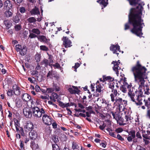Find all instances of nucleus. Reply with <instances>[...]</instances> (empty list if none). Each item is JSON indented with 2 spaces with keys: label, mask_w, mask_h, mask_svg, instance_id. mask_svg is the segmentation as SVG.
<instances>
[{
  "label": "nucleus",
  "mask_w": 150,
  "mask_h": 150,
  "mask_svg": "<svg viewBox=\"0 0 150 150\" xmlns=\"http://www.w3.org/2000/svg\"><path fill=\"white\" fill-rule=\"evenodd\" d=\"M40 64L41 65L44 64V66L45 67H47L48 65L50 66V64L49 63V61L47 59H44L42 62H40Z\"/></svg>",
  "instance_id": "28"
},
{
  "label": "nucleus",
  "mask_w": 150,
  "mask_h": 150,
  "mask_svg": "<svg viewBox=\"0 0 150 150\" xmlns=\"http://www.w3.org/2000/svg\"><path fill=\"white\" fill-rule=\"evenodd\" d=\"M31 13L32 14H40V12L38 8H33L31 11Z\"/></svg>",
  "instance_id": "32"
},
{
  "label": "nucleus",
  "mask_w": 150,
  "mask_h": 150,
  "mask_svg": "<svg viewBox=\"0 0 150 150\" xmlns=\"http://www.w3.org/2000/svg\"><path fill=\"white\" fill-rule=\"evenodd\" d=\"M62 40L63 41V46L64 47L67 48L72 46V42L68 37L63 36L62 38Z\"/></svg>",
  "instance_id": "7"
},
{
  "label": "nucleus",
  "mask_w": 150,
  "mask_h": 150,
  "mask_svg": "<svg viewBox=\"0 0 150 150\" xmlns=\"http://www.w3.org/2000/svg\"><path fill=\"white\" fill-rule=\"evenodd\" d=\"M128 95L132 101L134 102L137 106H140L143 104L142 97L143 96V93L141 89L138 91L132 87V90H129L128 92Z\"/></svg>",
  "instance_id": "4"
},
{
  "label": "nucleus",
  "mask_w": 150,
  "mask_h": 150,
  "mask_svg": "<svg viewBox=\"0 0 150 150\" xmlns=\"http://www.w3.org/2000/svg\"><path fill=\"white\" fill-rule=\"evenodd\" d=\"M22 47V45H20L18 44L16 46V49L17 52L20 51Z\"/></svg>",
  "instance_id": "51"
},
{
  "label": "nucleus",
  "mask_w": 150,
  "mask_h": 150,
  "mask_svg": "<svg viewBox=\"0 0 150 150\" xmlns=\"http://www.w3.org/2000/svg\"><path fill=\"white\" fill-rule=\"evenodd\" d=\"M58 103H59V105L60 107H62V108H65L64 106L65 103H63L62 102L60 101H59Z\"/></svg>",
  "instance_id": "57"
},
{
  "label": "nucleus",
  "mask_w": 150,
  "mask_h": 150,
  "mask_svg": "<svg viewBox=\"0 0 150 150\" xmlns=\"http://www.w3.org/2000/svg\"><path fill=\"white\" fill-rule=\"evenodd\" d=\"M21 16V15L19 13H17L15 16H13V21L16 23H18L20 21Z\"/></svg>",
  "instance_id": "15"
},
{
  "label": "nucleus",
  "mask_w": 150,
  "mask_h": 150,
  "mask_svg": "<svg viewBox=\"0 0 150 150\" xmlns=\"http://www.w3.org/2000/svg\"><path fill=\"white\" fill-rule=\"evenodd\" d=\"M74 115L77 117H79V116H81L84 117H86V115L85 114L81 113H80L79 115H76V114H75Z\"/></svg>",
  "instance_id": "59"
},
{
  "label": "nucleus",
  "mask_w": 150,
  "mask_h": 150,
  "mask_svg": "<svg viewBox=\"0 0 150 150\" xmlns=\"http://www.w3.org/2000/svg\"><path fill=\"white\" fill-rule=\"evenodd\" d=\"M114 84L111 81L109 83V88L112 89V93L110 94V96L111 101L114 102V105H117L119 107V110H123L127 105V101L126 100H123L122 98L117 97V94L119 95L116 89H114Z\"/></svg>",
  "instance_id": "3"
},
{
  "label": "nucleus",
  "mask_w": 150,
  "mask_h": 150,
  "mask_svg": "<svg viewBox=\"0 0 150 150\" xmlns=\"http://www.w3.org/2000/svg\"><path fill=\"white\" fill-rule=\"evenodd\" d=\"M112 64H114V67H113V70L115 72L117 76H118L119 74L118 70L121 69L120 67H119V64L116 61H113L112 62Z\"/></svg>",
  "instance_id": "14"
},
{
  "label": "nucleus",
  "mask_w": 150,
  "mask_h": 150,
  "mask_svg": "<svg viewBox=\"0 0 150 150\" xmlns=\"http://www.w3.org/2000/svg\"><path fill=\"white\" fill-rule=\"evenodd\" d=\"M111 113L114 119L117 121V122L119 125L120 126H124L126 125V123H124V120L120 116V113L119 112H114L113 111H111Z\"/></svg>",
  "instance_id": "6"
},
{
  "label": "nucleus",
  "mask_w": 150,
  "mask_h": 150,
  "mask_svg": "<svg viewBox=\"0 0 150 150\" xmlns=\"http://www.w3.org/2000/svg\"><path fill=\"white\" fill-rule=\"evenodd\" d=\"M112 82L114 84V86H115L117 88H118L119 86H118V83L117 82V81L114 80L113 81H112Z\"/></svg>",
  "instance_id": "63"
},
{
  "label": "nucleus",
  "mask_w": 150,
  "mask_h": 150,
  "mask_svg": "<svg viewBox=\"0 0 150 150\" xmlns=\"http://www.w3.org/2000/svg\"><path fill=\"white\" fill-rule=\"evenodd\" d=\"M53 87L54 88V90H55L56 91H60V88L57 85V84L54 83Z\"/></svg>",
  "instance_id": "50"
},
{
  "label": "nucleus",
  "mask_w": 150,
  "mask_h": 150,
  "mask_svg": "<svg viewBox=\"0 0 150 150\" xmlns=\"http://www.w3.org/2000/svg\"><path fill=\"white\" fill-rule=\"evenodd\" d=\"M127 0L130 5L132 6H136V7L132 8L130 9L128 15V22L125 24L124 30H126L129 29V24H131L133 26V28L130 30L131 32L140 37L143 34L142 32L143 27L142 25H144L143 20L142 18L143 7L142 4L140 3L141 0Z\"/></svg>",
  "instance_id": "1"
},
{
  "label": "nucleus",
  "mask_w": 150,
  "mask_h": 150,
  "mask_svg": "<svg viewBox=\"0 0 150 150\" xmlns=\"http://www.w3.org/2000/svg\"><path fill=\"white\" fill-rule=\"evenodd\" d=\"M38 40L40 42H43L47 45H49L50 44V39L44 35H39L38 37Z\"/></svg>",
  "instance_id": "12"
},
{
  "label": "nucleus",
  "mask_w": 150,
  "mask_h": 150,
  "mask_svg": "<svg viewBox=\"0 0 150 150\" xmlns=\"http://www.w3.org/2000/svg\"><path fill=\"white\" fill-rule=\"evenodd\" d=\"M101 85L96 86V91L97 93L98 92V93H100L101 91Z\"/></svg>",
  "instance_id": "49"
},
{
  "label": "nucleus",
  "mask_w": 150,
  "mask_h": 150,
  "mask_svg": "<svg viewBox=\"0 0 150 150\" xmlns=\"http://www.w3.org/2000/svg\"><path fill=\"white\" fill-rule=\"evenodd\" d=\"M136 136L137 138L139 139H142V137L141 135V134L139 133V132L138 131L137 132L136 134Z\"/></svg>",
  "instance_id": "60"
},
{
  "label": "nucleus",
  "mask_w": 150,
  "mask_h": 150,
  "mask_svg": "<svg viewBox=\"0 0 150 150\" xmlns=\"http://www.w3.org/2000/svg\"><path fill=\"white\" fill-rule=\"evenodd\" d=\"M58 95L57 94L55 93H52L51 95L50 96V99L54 102L56 101V99H57Z\"/></svg>",
  "instance_id": "27"
},
{
  "label": "nucleus",
  "mask_w": 150,
  "mask_h": 150,
  "mask_svg": "<svg viewBox=\"0 0 150 150\" xmlns=\"http://www.w3.org/2000/svg\"><path fill=\"white\" fill-rule=\"evenodd\" d=\"M12 10L11 11V10H6L4 13L5 16L7 18L11 17L13 15V13L12 12Z\"/></svg>",
  "instance_id": "22"
},
{
  "label": "nucleus",
  "mask_w": 150,
  "mask_h": 150,
  "mask_svg": "<svg viewBox=\"0 0 150 150\" xmlns=\"http://www.w3.org/2000/svg\"><path fill=\"white\" fill-rule=\"evenodd\" d=\"M47 54L49 57L48 58L49 60V63L50 64V65L51 66L52 64L51 63H53L54 62L53 59V56L52 55L49 54L48 53H47Z\"/></svg>",
  "instance_id": "34"
},
{
  "label": "nucleus",
  "mask_w": 150,
  "mask_h": 150,
  "mask_svg": "<svg viewBox=\"0 0 150 150\" xmlns=\"http://www.w3.org/2000/svg\"><path fill=\"white\" fill-rule=\"evenodd\" d=\"M4 23L6 25V29H8L11 27L12 24L9 21L7 20H5L4 21Z\"/></svg>",
  "instance_id": "25"
},
{
  "label": "nucleus",
  "mask_w": 150,
  "mask_h": 150,
  "mask_svg": "<svg viewBox=\"0 0 150 150\" xmlns=\"http://www.w3.org/2000/svg\"><path fill=\"white\" fill-rule=\"evenodd\" d=\"M13 89L15 95L19 96L20 95L21 91H20V88L17 85L15 84L13 86Z\"/></svg>",
  "instance_id": "16"
},
{
  "label": "nucleus",
  "mask_w": 150,
  "mask_h": 150,
  "mask_svg": "<svg viewBox=\"0 0 150 150\" xmlns=\"http://www.w3.org/2000/svg\"><path fill=\"white\" fill-rule=\"evenodd\" d=\"M20 53L21 56H23L26 54L27 52V48L25 45L23 46V47L20 50Z\"/></svg>",
  "instance_id": "23"
},
{
  "label": "nucleus",
  "mask_w": 150,
  "mask_h": 150,
  "mask_svg": "<svg viewBox=\"0 0 150 150\" xmlns=\"http://www.w3.org/2000/svg\"><path fill=\"white\" fill-rule=\"evenodd\" d=\"M123 131V130L122 128H119L117 129L116 130V131L117 133H120L122 132Z\"/></svg>",
  "instance_id": "64"
},
{
  "label": "nucleus",
  "mask_w": 150,
  "mask_h": 150,
  "mask_svg": "<svg viewBox=\"0 0 150 150\" xmlns=\"http://www.w3.org/2000/svg\"><path fill=\"white\" fill-rule=\"evenodd\" d=\"M125 119L126 120L125 122H128L129 121H130L132 119V117L130 116L129 111H127L125 112Z\"/></svg>",
  "instance_id": "26"
},
{
  "label": "nucleus",
  "mask_w": 150,
  "mask_h": 150,
  "mask_svg": "<svg viewBox=\"0 0 150 150\" xmlns=\"http://www.w3.org/2000/svg\"><path fill=\"white\" fill-rule=\"evenodd\" d=\"M14 28L16 31H18L21 29L22 27L21 25H16L15 26Z\"/></svg>",
  "instance_id": "47"
},
{
  "label": "nucleus",
  "mask_w": 150,
  "mask_h": 150,
  "mask_svg": "<svg viewBox=\"0 0 150 150\" xmlns=\"http://www.w3.org/2000/svg\"><path fill=\"white\" fill-rule=\"evenodd\" d=\"M69 91L70 92L71 94H78V92L74 90L71 88H69L68 89Z\"/></svg>",
  "instance_id": "42"
},
{
  "label": "nucleus",
  "mask_w": 150,
  "mask_h": 150,
  "mask_svg": "<svg viewBox=\"0 0 150 150\" xmlns=\"http://www.w3.org/2000/svg\"><path fill=\"white\" fill-rule=\"evenodd\" d=\"M38 36L37 35L32 33H30L28 37L30 39L35 38H38Z\"/></svg>",
  "instance_id": "43"
},
{
  "label": "nucleus",
  "mask_w": 150,
  "mask_h": 150,
  "mask_svg": "<svg viewBox=\"0 0 150 150\" xmlns=\"http://www.w3.org/2000/svg\"><path fill=\"white\" fill-rule=\"evenodd\" d=\"M103 80L104 81H110L111 82L112 81H113L114 80V78H112L110 76H103Z\"/></svg>",
  "instance_id": "30"
},
{
  "label": "nucleus",
  "mask_w": 150,
  "mask_h": 150,
  "mask_svg": "<svg viewBox=\"0 0 150 150\" xmlns=\"http://www.w3.org/2000/svg\"><path fill=\"white\" fill-rule=\"evenodd\" d=\"M52 150H60L59 147L57 144H52Z\"/></svg>",
  "instance_id": "40"
},
{
  "label": "nucleus",
  "mask_w": 150,
  "mask_h": 150,
  "mask_svg": "<svg viewBox=\"0 0 150 150\" xmlns=\"http://www.w3.org/2000/svg\"><path fill=\"white\" fill-rule=\"evenodd\" d=\"M19 11L21 13H23L25 12V10L24 7H22L19 8Z\"/></svg>",
  "instance_id": "56"
},
{
  "label": "nucleus",
  "mask_w": 150,
  "mask_h": 150,
  "mask_svg": "<svg viewBox=\"0 0 150 150\" xmlns=\"http://www.w3.org/2000/svg\"><path fill=\"white\" fill-rule=\"evenodd\" d=\"M14 122L16 127V126H17V127L19 126V121L18 120L16 119L15 120H14Z\"/></svg>",
  "instance_id": "52"
},
{
  "label": "nucleus",
  "mask_w": 150,
  "mask_h": 150,
  "mask_svg": "<svg viewBox=\"0 0 150 150\" xmlns=\"http://www.w3.org/2000/svg\"><path fill=\"white\" fill-rule=\"evenodd\" d=\"M123 83L124 85L125 86V87H126V89L127 88L128 89L129 91L130 90H131V88L132 86V85L131 83L129 84L127 82H123Z\"/></svg>",
  "instance_id": "39"
},
{
  "label": "nucleus",
  "mask_w": 150,
  "mask_h": 150,
  "mask_svg": "<svg viewBox=\"0 0 150 150\" xmlns=\"http://www.w3.org/2000/svg\"><path fill=\"white\" fill-rule=\"evenodd\" d=\"M110 50L113 52V53L116 54L117 55L119 54V53L117 51L120 52V47L118 44H116L115 45L111 44L110 47Z\"/></svg>",
  "instance_id": "10"
},
{
  "label": "nucleus",
  "mask_w": 150,
  "mask_h": 150,
  "mask_svg": "<svg viewBox=\"0 0 150 150\" xmlns=\"http://www.w3.org/2000/svg\"><path fill=\"white\" fill-rule=\"evenodd\" d=\"M8 112H9V115H8V117L9 119L11 120L12 119V113L9 110L8 111Z\"/></svg>",
  "instance_id": "61"
},
{
  "label": "nucleus",
  "mask_w": 150,
  "mask_h": 150,
  "mask_svg": "<svg viewBox=\"0 0 150 150\" xmlns=\"http://www.w3.org/2000/svg\"><path fill=\"white\" fill-rule=\"evenodd\" d=\"M4 8L6 10H11L12 11L13 8V5L11 2L10 0H6L4 4Z\"/></svg>",
  "instance_id": "13"
},
{
  "label": "nucleus",
  "mask_w": 150,
  "mask_h": 150,
  "mask_svg": "<svg viewBox=\"0 0 150 150\" xmlns=\"http://www.w3.org/2000/svg\"><path fill=\"white\" fill-rule=\"evenodd\" d=\"M31 32L37 35H40V31L37 28H34L32 29Z\"/></svg>",
  "instance_id": "33"
},
{
  "label": "nucleus",
  "mask_w": 150,
  "mask_h": 150,
  "mask_svg": "<svg viewBox=\"0 0 150 150\" xmlns=\"http://www.w3.org/2000/svg\"><path fill=\"white\" fill-rule=\"evenodd\" d=\"M120 89L124 93H126L127 92L126 88L123 84L120 87Z\"/></svg>",
  "instance_id": "46"
},
{
  "label": "nucleus",
  "mask_w": 150,
  "mask_h": 150,
  "mask_svg": "<svg viewBox=\"0 0 150 150\" xmlns=\"http://www.w3.org/2000/svg\"><path fill=\"white\" fill-rule=\"evenodd\" d=\"M7 93V95L9 96H13L14 94L13 90H12L11 89H9Z\"/></svg>",
  "instance_id": "38"
},
{
  "label": "nucleus",
  "mask_w": 150,
  "mask_h": 150,
  "mask_svg": "<svg viewBox=\"0 0 150 150\" xmlns=\"http://www.w3.org/2000/svg\"><path fill=\"white\" fill-rule=\"evenodd\" d=\"M51 138L55 144H57L59 141L58 137L55 135H52Z\"/></svg>",
  "instance_id": "29"
},
{
  "label": "nucleus",
  "mask_w": 150,
  "mask_h": 150,
  "mask_svg": "<svg viewBox=\"0 0 150 150\" xmlns=\"http://www.w3.org/2000/svg\"><path fill=\"white\" fill-rule=\"evenodd\" d=\"M22 102L20 99L16 100V104L17 107H20L22 106Z\"/></svg>",
  "instance_id": "45"
},
{
  "label": "nucleus",
  "mask_w": 150,
  "mask_h": 150,
  "mask_svg": "<svg viewBox=\"0 0 150 150\" xmlns=\"http://www.w3.org/2000/svg\"><path fill=\"white\" fill-rule=\"evenodd\" d=\"M53 66L57 69H60L61 68L60 64L57 62L56 63L54 64H53Z\"/></svg>",
  "instance_id": "54"
},
{
  "label": "nucleus",
  "mask_w": 150,
  "mask_h": 150,
  "mask_svg": "<svg viewBox=\"0 0 150 150\" xmlns=\"http://www.w3.org/2000/svg\"><path fill=\"white\" fill-rule=\"evenodd\" d=\"M45 113L43 114L42 118V121L46 125H51L52 122V119L50 117L45 114Z\"/></svg>",
  "instance_id": "8"
},
{
  "label": "nucleus",
  "mask_w": 150,
  "mask_h": 150,
  "mask_svg": "<svg viewBox=\"0 0 150 150\" xmlns=\"http://www.w3.org/2000/svg\"><path fill=\"white\" fill-rule=\"evenodd\" d=\"M97 2L101 6L102 9H103L108 4V0H98Z\"/></svg>",
  "instance_id": "18"
},
{
  "label": "nucleus",
  "mask_w": 150,
  "mask_h": 150,
  "mask_svg": "<svg viewBox=\"0 0 150 150\" xmlns=\"http://www.w3.org/2000/svg\"><path fill=\"white\" fill-rule=\"evenodd\" d=\"M22 98L24 102H27L30 100L31 97L29 95L25 93L23 94Z\"/></svg>",
  "instance_id": "21"
},
{
  "label": "nucleus",
  "mask_w": 150,
  "mask_h": 150,
  "mask_svg": "<svg viewBox=\"0 0 150 150\" xmlns=\"http://www.w3.org/2000/svg\"><path fill=\"white\" fill-rule=\"evenodd\" d=\"M23 111L24 115L28 118H30L32 114L34 117H40L42 114L45 113V110L43 108L40 109L37 107H34L32 108V110L27 108H25L23 109Z\"/></svg>",
  "instance_id": "5"
},
{
  "label": "nucleus",
  "mask_w": 150,
  "mask_h": 150,
  "mask_svg": "<svg viewBox=\"0 0 150 150\" xmlns=\"http://www.w3.org/2000/svg\"><path fill=\"white\" fill-rule=\"evenodd\" d=\"M102 103H105V104L107 105V107L108 108H110L112 106L111 103H110V102L109 101L106 100H103Z\"/></svg>",
  "instance_id": "35"
},
{
  "label": "nucleus",
  "mask_w": 150,
  "mask_h": 150,
  "mask_svg": "<svg viewBox=\"0 0 150 150\" xmlns=\"http://www.w3.org/2000/svg\"><path fill=\"white\" fill-rule=\"evenodd\" d=\"M146 71V68L141 64L139 60L137 62L136 64L131 69V71L134 76L135 81L139 83H140L139 87L144 85L145 74Z\"/></svg>",
  "instance_id": "2"
},
{
  "label": "nucleus",
  "mask_w": 150,
  "mask_h": 150,
  "mask_svg": "<svg viewBox=\"0 0 150 150\" xmlns=\"http://www.w3.org/2000/svg\"><path fill=\"white\" fill-rule=\"evenodd\" d=\"M20 146L21 147V149H24V144H23V142L22 141H21V140H20Z\"/></svg>",
  "instance_id": "58"
},
{
  "label": "nucleus",
  "mask_w": 150,
  "mask_h": 150,
  "mask_svg": "<svg viewBox=\"0 0 150 150\" xmlns=\"http://www.w3.org/2000/svg\"><path fill=\"white\" fill-rule=\"evenodd\" d=\"M144 102L145 105L146 106L147 108L146 117L150 119V97L148 98L147 99H144Z\"/></svg>",
  "instance_id": "9"
},
{
  "label": "nucleus",
  "mask_w": 150,
  "mask_h": 150,
  "mask_svg": "<svg viewBox=\"0 0 150 150\" xmlns=\"http://www.w3.org/2000/svg\"><path fill=\"white\" fill-rule=\"evenodd\" d=\"M25 132H28L32 131L34 129V125L30 121H28L24 127Z\"/></svg>",
  "instance_id": "11"
},
{
  "label": "nucleus",
  "mask_w": 150,
  "mask_h": 150,
  "mask_svg": "<svg viewBox=\"0 0 150 150\" xmlns=\"http://www.w3.org/2000/svg\"><path fill=\"white\" fill-rule=\"evenodd\" d=\"M35 57L37 63H39L41 57V55L38 53H37L35 55Z\"/></svg>",
  "instance_id": "31"
},
{
  "label": "nucleus",
  "mask_w": 150,
  "mask_h": 150,
  "mask_svg": "<svg viewBox=\"0 0 150 150\" xmlns=\"http://www.w3.org/2000/svg\"><path fill=\"white\" fill-rule=\"evenodd\" d=\"M40 49L43 51H47L49 50L48 48L45 45H41L40 46Z\"/></svg>",
  "instance_id": "36"
},
{
  "label": "nucleus",
  "mask_w": 150,
  "mask_h": 150,
  "mask_svg": "<svg viewBox=\"0 0 150 150\" xmlns=\"http://www.w3.org/2000/svg\"><path fill=\"white\" fill-rule=\"evenodd\" d=\"M36 19L34 17H30L27 19V21L30 23H35L36 21Z\"/></svg>",
  "instance_id": "37"
},
{
  "label": "nucleus",
  "mask_w": 150,
  "mask_h": 150,
  "mask_svg": "<svg viewBox=\"0 0 150 150\" xmlns=\"http://www.w3.org/2000/svg\"><path fill=\"white\" fill-rule=\"evenodd\" d=\"M53 72L52 70L49 71L47 74V77L48 78L52 79L53 77Z\"/></svg>",
  "instance_id": "41"
},
{
  "label": "nucleus",
  "mask_w": 150,
  "mask_h": 150,
  "mask_svg": "<svg viewBox=\"0 0 150 150\" xmlns=\"http://www.w3.org/2000/svg\"><path fill=\"white\" fill-rule=\"evenodd\" d=\"M81 145L78 142L75 141H73L72 142L71 148L73 150H80Z\"/></svg>",
  "instance_id": "17"
},
{
  "label": "nucleus",
  "mask_w": 150,
  "mask_h": 150,
  "mask_svg": "<svg viewBox=\"0 0 150 150\" xmlns=\"http://www.w3.org/2000/svg\"><path fill=\"white\" fill-rule=\"evenodd\" d=\"M80 64L78 63H76L75 64V66L74 67V68L75 69V71H76V69L79 67Z\"/></svg>",
  "instance_id": "62"
},
{
  "label": "nucleus",
  "mask_w": 150,
  "mask_h": 150,
  "mask_svg": "<svg viewBox=\"0 0 150 150\" xmlns=\"http://www.w3.org/2000/svg\"><path fill=\"white\" fill-rule=\"evenodd\" d=\"M29 136L31 139L34 140L37 137V133L35 131L32 130L29 132Z\"/></svg>",
  "instance_id": "20"
},
{
  "label": "nucleus",
  "mask_w": 150,
  "mask_h": 150,
  "mask_svg": "<svg viewBox=\"0 0 150 150\" xmlns=\"http://www.w3.org/2000/svg\"><path fill=\"white\" fill-rule=\"evenodd\" d=\"M129 135H130L132 138H134L135 137V132L134 130H132L130 131L129 133Z\"/></svg>",
  "instance_id": "44"
},
{
  "label": "nucleus",
  "mask_w": 150,
  "mask_h": 150,
  "mask_svg": "<svg viewBox=\"0 0 150 150\" xmlns=\"http://www.w3.org/2000/svg\"><path fill=\"white\" fill-rule=\"evenodd\" d=\"M47 93H51L54 91V88L53 87L52 88H47Z\"/></svg>",
  "instance_id": "48"
},
{
  "label": "nucleus",
  "mask_w": 150,
  "mask_h": 150,
  "mask_svg": "<svg viewBox=\"0 0 150 150\" xmlns=\"http://www.w3.org/2000/svg\"><path fill=\"white\" fill-rule=\"evenodd\" d=\"M118 139L121 141L124 140V139L119 134H117L116 137Z\"/></svg>",
  "instance_id": "53"
},
{
  "label": "nucleus",
  "mask_w": 150,
  "mask_h": 150,
  "mask_svg": "<svg viewBox=\"0 0 150 150\" xmlns=\"http://www.w3.org/2000/svg\"><path fill=\"white\" fill-rule=\"evenodd\" d=\"M35 89L37 92H39L41 91V88H40V87L37 85L35 86Z\"/></svg>",
  "instance_id": "55"
},
{
  "label": "nucleus",
  "mask_w": 150,
  "mask_h": 150,
  "mask_svg": "<svg viewBox=\"0 0 150 150\" xmlns=\"http://www.w3.org/2000/svg\"><path fill=\"white\" fill-rule=\"evenodd\" d=\"M30 146L33 150H36L39 148L38 144H36L34 141H31L30 142Z\"/></svg>",
  "instance_id": "24"
},
{
  "label": "nucleus",
  "mask_w": 150,
  "mask_h": 150,
  "mask_svg": "<svg viewBox=\"0 0 150 150\" xmlns=\"http://www.w3.org/2000/svg\"><path fill=\"white\" fill-rule=\"evenodd\" d=\"M16 130L17 133L20 134L22 136L25 137V134L24 132L23 128L20 126H16Z\"/></svg>",
  "instance_id": "19"
}]
</instances>
